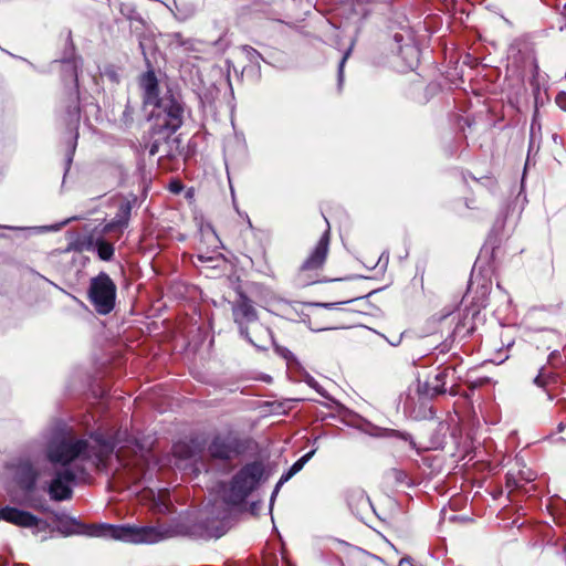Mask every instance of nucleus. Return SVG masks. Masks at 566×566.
Segmentation results:
<instances>
[{"label":"nucleus","instance_id":"27","mask_svg":"<svg viewBox=\"0 0 566 566\" xmlns=\"http://www.w3.org/2000/svg\"><path fill=\"white\" fill-rule=\"evenodd\" d=\"M181 448H182L181 446H176V447L174 448V452H175L176 454L182 455V454H181Z\"/></svg>","mask_w":566,"mask_h":566},{"label":"nucleus","instance_id":"19","mask_svg":"<svg viewBox=\"0 0 566 566\" xmlns=\"http://www.w3.org/2000/svg\"><path fill=\"white\" fill-rule=\"evenodd\" d=\"M292 476H293V474H292V473H291V471L289 470L286 473H284V474L280 478V480H279V482L276 483L275 489H274V491H273V493H272V495H271V505L273 504L274 497H275V496H276V494L279 493L280 488H281L285 482H287Z\"/></svg>","mask_w":566,"mask_h":566},{"label":"nucleus","instance_id":"9","mask_svg":"<svg viewBox=\"0 0 566 566\" xmlns=\"http://www.w3.org/2000/svg\"><path fill=\"white\" fill-rule=\"evenodd\" d=\"M0 520L20 527H36L39 524V518L33 514L11 506L0 509Z\"/></svg>","mask_w":566,"mask_h":566},{"label":"nucleus","instance_id":"8","mask_svg":"<svg viewBox=\"0 0 566 566\" xmlns=\"http://www.w3.org/2000/svg\"><path fill=\"white\" fill-rule=\"evenodd\" d=\"M209 454L213 459L230 460L237 453V442L231 436H217L209 444Z\"/></svg>","mask_w":566,"mask_h":566},{"label":"nucleus","instance_id":"34","mask_svg":"<svg viewBox=\"0 0 566 566\" xmlns=\"http://www.w3.org/2000/svg\"><path fill=\"white\" fill-rule=\"evenodd\" d=\"M405 562H406V559H405V558H402V559L400 560V563H399V566H402Z\"/></svg>","mask_w":566,"mask_h":566},{"label":"nucleus","instance_id":"5","mask_svg":"<svg viewBox=\"0 0 566 566\" xmlns=\"http://www.w3.org/2000/svg\"><path fill=\"white\" fill-rule=\"evenodd\" d=\"M232 315L240 334L259 349H266L273 336L270 328L258 322V313L252 302L240 295L232 304Z\"/></svg>","mask_w":566,"mask_h":566},{"label":"nucleus","instance_id":"28","mask_svg":"<svg viewBox=\"0 0 566 566\" xmlns=\"http://www.w3.org/2000/svg\"><path fill=\"white\" fill-rule=\"evenodd\" d=\"M308 385H310L311 387L315 388V389L318 391V389H317V387H316V385H317V384H316V381H315V380L311 379V380L308 381Z\"/></svg>","mask_w":566,"mask_h":566},{"label":"nucleus","instance_id":"10","mask_svg":"<svg viewBox=\"0 0 566 566\" xmlns=\"http://www.w3.org/2000/svg\"><path fill=\"white\" fill-rule=\"evenodd\" d=\"M15 479L18 484L27 492L33 490L35 484L36 474L30 462L23 461L19 464Z\"/></svg>","mask_w":566,"mask_h":566},{"label":"nucleus","instance_id":"4","mask_svg":"<svg viewBox=\"0 0 566 566\" xmlns=\"http://www.w3.org/2000/svg\"><path fill=\"white\" fill-rule=\"evenodd\" d=\"M88 534L133 544H155L181 535L184 531L177 525L136 526L127 524L94 526Z\"/></svg>","mask_w":566,"mask_h":566},{"label":"nucleus","instance_id":"7","mask_svg":"<svg viewBox=\"0 0 566 566\" xmlns=\"http://www.w3.org/2000/svg\"><path fill=\"white\" fill-rule=\"evenodd\" d=\"M88 298L98 314L106 315L113 311L116 300V285L106 273L101 272L91 280Z\"/></svg>","mask_w":566,"mask_h":566},{"label":"nucleus","instance_id":"30","mask_svg":"<svg viewBox=\"0 0 566 566\" xmlns=\"http://www.w3.org/2000/svg\"><path fill=\"white\" fill-rule=\"evenodd\" d=\"M370 558L374 564H380V559L377 558L376 556H371Z\"/></svg>","mask_w":566,"mask_h":566},{"label":"nucleus","instance_id":"31","mask_svg":"<svg viewBox=\"0 0 566 566\" xmlns=\"http://www.w3.org/2000/svg\"><path fill=\"white\" fill-rule=\"evenodd\" d=\"M159 511L166 512V511H168V506L164 503L163 506L159 507Z\"/></svg>","mask_w":566,"mask_h":566},{"label":"nucleus","instance_id":"21","mask_svg":"<svg viewBox=\"0 0 566 566\" xmlns=\"http://www.w3.org/2000/svg\"><path fill=\"white\" fill-rule=\"evenodd\" d=\"M244 51L247 52L250 61H252V62L256 61L260 57L259 52L252 48L247 46V48H244Z\"/></svg>","mask_w":566,"mask_h":566},{"label":"nucleus","instance_id":"16","mask_svg":"<svg viewBox=\"0 0 566 566\" xmlns=\"http://www.w3.org/2000/svg\"><path fill=\"white\" fill-rule=\"evenodd\" d=\"M355 428H356V430H361L369 434H377L376 431L378 430V428L373 427L370 423L366 422L363 418L358 417L357 413H356Z\"/></svg>","mask_w":566,"mask_h":566},{"label":"nucleus","instance_id":"13","mask_svg":"<svg viewBox=\"0 0 566 566\" xmlns=\"http://www.w3.org/2000/svg\"><path fill=\"white\" fill-rule=\"evenodd\" d=\"M97 243V238L94 235H87L83 238H78L74 242H72L69 247V250L76 251V252H84V251H95Z\"/></svg>","mask_w":566,"mask_h":566},{"label":"nucleus","instance_id":"15","mask_svg":"<svg viewBox=\"0 0 566 566\" xmlns=\"http://www.w3.org/2000/svg\"><path fill=\"white\" fill-rule=\"evenodd\" d=\"M556 377L553 374H546L544 368L541 369L539 374L535 377L534 384L538 387H546L552 381H555Z\"/></svg>","mask_w":566,"mask_h":566},{"label":"nucleus","instance_id":"2","mask_svg":"<svg viewBox=\"0 0 566 566\" xmlns=\"http://www.w3.org/2000/svg\"><path fill=\"white\" fill-rule=\"evenodd\" d=\"M264 474L261 462L244 465L232 479L229 486L222 488V500L214 501L211 507L207 506L202 513L197 534L205 538H219L226 533V521L229 517V504L237 505L254 491Z\"/></svg>","mask_w":566,"mask_h":566},{"label":"nucleus","instance_id":"12","mask_svg":"<svg viewBox=\"0 0 566 566\" xmlns=\"http://www.w3.org/2000/svg\"><path fill=\"white\" fill-rule=\"evenodd\" d=\"M130 207L128 203H125L120 207V213L111 222L105 224L103 228V233H109L112 231L123 232V230L128 224Z\"/></svg>","mask_w":566,"mask_h":566},{"label":"nucleus","instance_id":"33","mask_svg":"<svg viewBox=\"0 0 566 566\" xmlns=\"http://www.w3.org/2000/svg\"><path fill=\"white\" fill-rule=\"evenodd\" d=\"M400 343V336L397 339V343H391L392 345H398Z\"/></svg>","mask_w":566,"mask_h":566},{"label":"nucleus","instance_id":"20","mask_svg":"<svg viewBox=\"0 0 566 566\" xmlns=\"http://www.w3.org/2000/svg\"><path fill=\"white\" fill-rule=\"evenodd\" d=\"M555 103L560 109L566 112V92H559L555 97Z\"/></svg>","mask_w":566,"mask_h":566},{"label":"nucleus","instance_id":"32","mask_svg":"<svg viewBox=\"0 0 566 566\" xmlns=\"http://www.w3.org/2000/svg\"><path fill=\"white\" fill-rule=\"evenodd\" d=\"M563 430H564V423H563V422H560V423L558 424V431H563Z\"/></svg>","mask_w":566,"mask_h":566},{"label":"nucleus","instance_id":"6","mask_svg":"<svg viewBox=\"0 0 566 566\" xmlns=\"http://www.w3.org/2000/svg\"><path fill=\"white\" fill-rule=\"evenodd\" d=\"M329 247V229L322 234L314 249L302 263L298 271V281L304 285L322 282L319 271L327 259Z\"/></svg>","mask_w":566,"mask_h":566},{"label":"nucleus","instance_id":"11","mask_svg":"<svg viewBox=\"0 0 566 566\" xmlns=\"http://www.w3.org/2000/svg\"><path fill=\"white\" fill-rule=\"evenodd\" d=\"M450 371V368H444L440 370L436 376L431 379L426 381L421 387V392L429 397H434L440 394L446 392V378L448 377Z\"/></svg>","mask_w":566,"mask_h":566},{"label":"nucleus","instance_id":"25","mask_svg":"<svg viewBox=\"0 0 566 566\" xmlns=\"http://www.w3.org/2000/svg\"><path fill=\"white\" fill-rule=\"evenodd\" d=\"M71 116H72V120H73L74 123H77V122H78V111H77V108H74V112L72 113V115H71Z\"/></svg>","mask_w":566,"mask_h":566},{"label":"nucleus","instance_id":"17","mask_svg":"<svg viewBox=\"0 0 566 566\" xmlns=\"http://www.w3.org/2000/svg\"><path fill=\"white\" fill-rule=\"evenodd\" d=\"M315 451L312 450L310 452H307L306 454H304L302 458H300L291 468H290V471L291 473L294 475L296 474L298 471L302 470V468L304 467V464L314 455Z\"/></svg>","mask_w":566,"mask_h":566},{"label":"nucleus","instance_id":"29","mask_svg":"<svg viewBox=\"0 0 566 566\" xmlns=\"http://www.w3.org/2000/svg\"><path fill=\"white\" fill-rule=\"evenodd\" d=\"M394 39L396 42H400L402 40V35L397 33L395 34Z\"/></svg>","mask_w":566,"mask_h":566},{"label":"nucleus","instance_id":"24","mask_svg":"<svg viewBox=\"0 0 566 566\" xmlns=\"http://www.w3.org/2000/svg\"><path fill=\"white\" fill-rule=\"evenodd\" d=\"M390 433L391 434H395L403 440H407L409 438V434L407 433H401V432H398V431H395V430H390Z\"/></svg>","mask_w":566,"mask_h":566},{"label":"nucleus","instance_id":"26","mask_svg":"<svg viewBox=\"0 0 566 566\" xmlns=\"http://www.w3.org/2000/svg\"><path fill=\"white\" fill-rule=\"evenodd\" d=\"M158 151V146H157V142H155L151 147H150V155H155L156 153Z\"/></svg>","mask_w":566,"mask_h":566},{"label":"nucleus","instance_id":"3","mask_svg":"<svg viewBox=\"0 0 566 566\" xmlns=\"http://www.w3.org/2000/svg\"><path fill=\"white\" fill-rule=\"evenodd\" d=\"M145 105H151L155 111L154 129L156 133H164L167 136L175 133L182 124L184 108L171 95L159 97L158 80L154 71H147L139 78Z\"/></svg>","mask_w":566,"mask_h":566},{"label":"nucleus","instance_id":"14","mask_svg":"<svg viewBox=\"0 0 566 566\" xmlns=\"http://www.w3.org/2000/svg\"><path fill=\"white\" fill-rule=\"evenodd\" d=\"M95 250L97 251L99 259L103 261H109L114 255L113 245L105 241L102 237L97 238Z\"/></svg>","mask_w":566,"mask_h":566},{"label":"nucleus","instance_id":"1","mask_svg":"<svg viewBox=\"0 0 566 566\" xmlns=\"http://www.w3.org/2000/svg\"><path fill=\"white\" fill-rule=\"evenodd\" d=\"M46 458L51 464L48 493L54 501L71 499L73 485L84 476L87 465L108 469L115 461L125 469L133 483L145 479L147 473L142 460H135L130 464L124 460L120 451L114 454L111 442L99 439L91 442L78 438L71 429L61 430L52 437L46 446Z\"/></svg>","mask_w":566,"mask_h":566},{"label":"nucleus","instance_id":"35","mask_svg":"<svg viewBox=\"0 0 566 566\" xmlns=\"http://www.w3.org/2000/svg\"><path fill=\"white\" fill-rule=\"evenodd\" d=\"M365 297H366V295H361L359 297H356V300H360V298H365Z\"/></svg>","mask_w":566,"mask_h":566},{"label":"nucleus","instance_id":"23","mask_svg":"<svg viewBox=\"0 0 566 566\" xmlns=\"http://www.w3.org/2000/svg\"><path fill=\"white\" fill-rule=\"evenodd\" d=\"M506 484H507V486L520 488V484L512 476H507Z\"/></svg>","mask_w":566,"mask_h":566},{"label":"nucleus","instance_id":"18","mask_svg":"<svg viewBox=\"0 0 566 566\" xmlns=\"http://www.w3.org/2000/svg\"><path fill=\"white\" fill-rule=\"evenodd\" d=\"M353 45H354V43L350 42L349 46L347 48L346 52L344 53V55L342 56L340 62H339V66H338V88L339 90L343 84V69H344L345 62L347 61V59L350 55Z\"/></svg>","mask_w":566,"mask_h":566},{"label":"nucleus","instance_id":"22","mask_svg":"<svg viewBox=\"0 0 566 566\" xmlns=\"http://www.w3.org/2000/svg\"><path fill=\"white\" fill-rule=\"evenodd\" d=\"M488 381H489V380H488L486 378H484V379H479V380H476V381H471V382L469 384V387H470L471 389H475V388H478V387H480V386L484 385V384H485V382H488Z\"/></svg>","mask_w":566,"mask_h":566}]
</instances>
